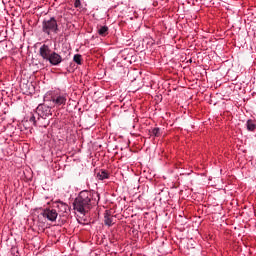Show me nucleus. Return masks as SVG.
Returning a JSON list of instances; mask_svg holds the SVG:
<instances>
[{"label":"nucleus","mask_w":256,"mask_h":256,"mask_svg":"<svg viewBox=\"0 0 256 256\" xmlns=\"http://www.w3.org/2000/svg\"><path fill=\"white\" fill-rule=\"evenodd\" d=\"M101 196L99 192L95 190H82L79 192L78 196L74 199L73 209L80 213V215H87L92 209L99 205Z\"/></svg>","instance_id":"1"},{"label":"nucleus","mask_w":256,"mask_h":256,"mask_svg":"<svg viewBox=\"0 0 256 256\" xmlns=\"http://www.w3.org/2000/svg\"><path fill=\"white\" fill-rule=\"evenodd\" d=\"M39 55L43 59V61H47L53 67H57V65H61L63 63V57L47 44H43L39 48Z\"/></svg>","instance_id":"2"},{"label":"nucleus","mask_w":256,"mask_h":256,"mask_svg":"<svg viewBox=\"0 0 256 256\" xmlns=\"http://www.w3.org/2000/svg\"><path fill=\"white\" fill-rule=\"evenodd\" d=\"M42 33H44V35H57V33H59V22H57L55 16L43 19Z\"/></svg>","instance_id":"3"},{"label":"nucleus","mask_w":256,"mask_h":256,"mask_svg":"<svg viewBox=\"0 0 256 256\" xmlns=\"http://www.w3.org/2000/svg\"><path fill=\"white\" fill-rule=\"evenodd\" d=\"M50 95V101L54 107H65L67 105V99L69 94L63 90H54L48 93Z\"/></svg>","instance_id":"4"},{"label":"nucleus","mask_w":256,"mask_h":256,"mask_svg":"<svg viewBox=\"0 0 256 256\" xmlns=\"http://www.w3.org/2000/svg\"><path fill=\"white\" fill-rule=\"evenodd\" d=\"M27 121H29V123H31L32 125H34V127H48L49 126V122H44L41 118V116L39 115V112H37V110H34L33 112H30L27 116Z\"/></svg>","instance_id":"5"},{"label":"nucleus","mask_w":256,"mask_h":256,"mask_svg":"<svg viewBox=\"0 0 256 256\" xmlns=\"http://www.w3.org/2000/svg\"><path fill=\"white\" fill-rule=\"evenodd\" d=\"M36 111L40 115V118H42V121L49 123V120L47 119L53 115L51 106H48L47 104H39L36 108Z\"/></svg>","instance_id":"6"},{"label":"nucleus","mask_w":256,"mask_h":256,"mask_svg":"<svg viewBox=\"0 0 256 256\" xmlns=\"http://www.w3.org/2000/svg\"><path fill=\"white\" fill-rule=\"evenodd\" d=\"M41 215L45 219H48V221L53 222V221H57V217H58L59 213H57V210H55V209L46 208V209L43 210Z\"/></svg>","instance_id":"7"},{"label":"nucleus","mask_w":256,"mask_h":256,"mask_svg":"<svg viewBox=\"0 0 256 256\" xmlns=\"http://www.w3.org/2000/svg\"><path fill=\"white\" fill-rule=\"evenodd\" d=\"M53 207L58 209V213H61V215H65V213H67V211H69V204L65 203L61 200L54 201Z\"/></svg>","instance_id":"8"},{"label":"nucleus","mask_w":256,"mask_h":256,"mask_svg":"<svg viewBox=\"0 0 256 256\" xmlns=\"http://www.w3.org/2000/svg\"><path fill=\"white\" fill-rule=\"evenodd\" d=\"M104 225H107V227H112L113 225V216L111 214V210H105L104 212Z\"/></svg>","instance_id":"9"},{"label":"nucleus","mask_w":256,"mask_h":256,"mask_svg":"<svg viewBox=\"0 0 256 256\" xmlns=\"http://www.w3.org/2000/svg\"><path fill=\"white\" fill-rule=\"evenodd\" d=\"M148 135L150 137H161L163 135V131L159 127H154L148 130Z\"/></svg>","instance_id":"10"},{"label":"nucleus","mask_w":256,"mask_h":256,"mask_svg":"<svg viewBox=\"0 0 256 256\" xmlns=\"http://www.w3.org/2000/svg\"><path fill=\"white\" fill-rule=\"evenodd\" d=\"M245 125H246L247 131H249L250 133H255V131H256V120L248 119L246 121Z\"/></svg>","instance_id":"11"},{"label":"nucleus","mask_w":256,"mask_h":256,"mask_svg":"<svg viewBox=\"0 0 256 256\" xmlns=\"http://www.w3.org/2000/svg\"><path fill=\"white\" fill-rule=\"evenodd\" d=\"M96 177L99 181H105V179H109V171L107 170H100L97 174Z\"/></svg>","instance_id":"12"},{"label":"nucleus","mask_w":256,"mask_h":256,"mask_svg":"<svg viewBox=\"0 0 256 256\" xmlns=\"http://www.w3.org/2000/svg\"><path fill=\"white\" fill-rule=\"evenodd\" d=\"M98 35H100V37H107L109 35V27L108 26H101L98 31H97Z\"/></svg>","instance_id":"13"},{"label":"nucleus","mask_w":256,"mask_h":256,"mask_svg":"<svg viewBox=\"0 0 256 256\" xmlns=\"http://www.w3.org/2000/svg\"><path fill=\"white\" fill-rule=\"evenodd\" d=\"M73 61L76 63V65H83V56L81 54H75Z\"/></svg>","instance_id":"14"},{"label":"nucleus","mask_w":256,"mask_h":256,"mask_svg":"<svg viewBox=\"0 0 256 256\" xmlns=\"http://www.w3.org/2000/svg\"><path fill=\"white\" fill-rule=\"evenodd\" d=\"M74 7L75 9H79L81 7V0H75Z\"/></svg>","instance_id":"15"},{"label":"nucleus","mask_w":256,"mask_h":256,"mask_svg":"<svg viewBox=\"0 0 256 256\" xmlns=\"http://www.w3.org/2000/svg\"><path fill=\"white\" fill-rule=\"evenodd\" d=\"M26 93H31V92L27 91Z\"/></svg>","instance_id":"16"}]
</instances>
